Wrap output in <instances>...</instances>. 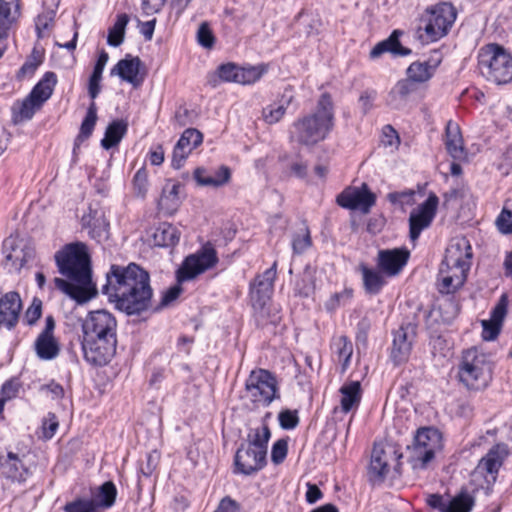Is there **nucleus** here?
<instances>
[{
    "instance_id": "obj_64",
    "label": "nucleus",
    "mask_w": 512,
    "mask_h": 512,
    "mask_svg": "<svg viewBox=\"0 0 512 512\" xmlns=\"http://www.w3.org/2000/svg\"><path fill=\"white\" fill-rule=\"evenodd\" d=\"M156 19L143 22L141 24L140 32L146 40H151L155 29Z\"/></svg>"
},
{
    "instance_id": "obj_1",
    "label": "nucleus",
    "mask_w": 512,
    "mask_h": 512,
    "mask_svg": "<svg viewBox=\"0 0 512 512\" xmlns=\"http://www.w3.org/2000/svg\"><path fill=\"white\" fill-rule=\"evenodd\" d=\"M102 287L115 307L127 315H139L151 307L153 290L147 271L135 263L112 265Z\"/></svg>"
},
{
    "instance_id": "obj_60",
    "label": "nucleus",
    "mask_w": 512,
    "mask_h": 512,
    "mask_svg": "<svg viewBox=\"0 0 512 512\" xmlns=\"http://www.w3.org/2000/svg\"><path fill=\"white\" fill-rule=\"evenodd\" d=\"M182 289L180 286L178 285H175V286H172L170 287L162 296V299H161V302H160V306H167L169 305L170 303H172L174 300H176L180 293H181Z\"/></svg>"
},
{
    "instance_id": "obj_36",
    "label": "nucleus",
    "mask_w": 512,
    "mask_h": 512,
    "mask_svg": "<svg viewBox=\"0 0 512 512\" xmlns=\"http://www.w3.org/2000/svg\"><path fill=\"white\" fill-rule=\"evenodd\" d=\"M57 83V77L54 72H46L43 78L34 86L30 92L31 98H34L38 104L43 105L52 95Z\"/></svg>"
},
{
    "instance_id": "obj_4",
    "label": "nucleus",
    "mask_w": 512,
    "mask_h": 512,
    "mask_svg": "<svg viewBox=\"0 0 512 512\" xmlns=\"http://www.w3.org/2000/svg\"><path fill=\"white\" fill-rule=\"evenodd\" d=\"M472 248L465 237H456L446 248L438 272V290L442 294H450L463 286L470 269Z\"/></svg>"
},
{
    "instance_id": "obj_53",
    "label": "nucleus",
    "mask_w": 512,
    "mask_h": 512,
    "mask_svg": "<svg viewBox=\"0 0 512 512\" xmlns=\"http://www.w3.org/2000/svg\"><path fill=\"white\" fill-rule=\"evenodd\" d=\"M66 512H95V503L92 500L77 499L65 505Z\"/></svg>"
},
{
    "instance_id": "obj_18",
    "label": "nucleus",
    "mask_w": 512,
    "mask_h": 512,
    "mask_svg": "<svg viewBox=\"0 0 512 512\" xmlns=\"http://www.w3.org/2000/svg\"><path fill=\"white\" fill-rule=\"evenodd\" d=\"M416 329L415 324L407 323L394 332L391 358L395 364H400L408 360L416 337Z\"/></svg>"
},
{
    "instance_id": "obj_27",
    "label": "nucleus",
    "mask_w": 512,
    "mask_h": 512,
    "mask_svg": "<svg viewBox=\"0 0 512 512\" xmlns=\"http://www.w3.org/2000/svg\"><path fill=\"white\" fill-rule=\"evenodd\" d=\"M194 179L200 186L221 187L230 181L231 170L225 165L212 171L199 167L194 171Z\"/></svg>"
},
{
    "instance_id": "obj_57",
    "label": "nucleus",
    "mask_w": 512,
    "mask_h": 512,
    "mask_svg": "<svg viewBox=\"0 0 512 512\" xmlns=\"http://www.w3.org/2000/svg\"><path fill=\"white\" fill-rule=\"evenodd\" d=\"M102 79V74L92 72L90 78H89V84H88V93L89 96L94 100L100 93L101 86L100 82Z\"/></svg>"
},
{
    "instance_id": "obj_3",
    "label": "nucleus",
    "mask_w": 512,
    "mask_h": 512,
    "mask_svg": "<svg viewBox=\"0 0 512 512\" xmlns=\"http://www.w3.org/2000/svg\"><path fill=\"white\" fill-rule=\"evenodd\" d=\"M117 321L106 310L90 312L82 323L81 347L84 359L91 365H106L115 355Z\"/></svg>"
},
{
    "instance_id": "obj_13",
    "label": "nucleus",
    "mask_w": 512,
    "mask_h": 512,
    "mask_svg": "<svg viewBox=\"0 0 512 512\" xmlns=\"http://www.w3.org/2000/svg\"><path fill=\"white\" fill-rule=\"evenodd\" d=\"M402 454L391 445L385 447L374 446L369 465V480L373 484H380L384 481L390 468L398 470Z\"/></svg>"
},
{
    "instance_id": "obj_46",
    "label": "nucleus",
    "mask_w": 512,
    "mask_h": 512,
    "mask_svg": "<svg viewBox=\"0 0 512 512\" xmlns=\"http://www.w3.org/2000/svg\"><path fill=\"white\" fill-rule=\"evenodd\" d=\"M133 189L137 197L145 198L148 192V173L145 168H140L133 177Z\"/></svg>"
},
{
    "instance_id": "obj_2",
    "label": "nucleus",
    "mask_w": 512,
    "mask_h": 512,
    "mask_svg": "<svg viewBox=\"0 0 512 512\" xmlns=\"http://www.w3.org/2000/svg\"><path fill=\"white\" fill-rule=\"evenodd\" d=\"M55 261L59 272L71 281L55 278L56 288L79 303L89 300L92 297V274L86 245L79 242L67 244L56 252Z\"/></svg>"
},
{
    "instance_id": "obj_10",
    "label": "nucleus",
    "mask_w": 512,
    "mask_h": 512,
    "mask_svg": "<svg viewBox=\"0 0 512 512\" xmlns=\"http://www.w3.org/2000/svg\"><path fill=\"white\" fill-rule=\"evenodd\" d=\"M441 449V433L435 428H421L417 431L413 444L408 446V460L413 469H424Z\"/></svg>"
},
{
    "instance_id": "obj_23",
    "label": "nucleus",
    "mask_w": 512,
    "mask_h": 512,
    "mask_svg": "<svg viewBox=\"0 0 512 512\" xmlns=\"http://www.w3.org/2000/svg\"><path fill=\"white\" fill-rule=\"evenodd\" d=\"M409 252L405 249H386L378 252V267L387 275L395 276L406 265Z\"/></svg>"
},
{
    "instance_id": "obj_51",
    "label": "nucleus",
    "mask_w": 512,
    "mask_h": 512,
    "mask_svg": "<svg viewBox=\"0 0 512 512\" xmlns=\"http://www.w3.org/2000/svg\"><path fill=\"white\" fill-rule=\"evenodd\" d=\"M352 295L353 291L351 289H344L341 292L334 293L326 302V308L328 310H335L349 302L352 298Z\"/></svg>"
},
{
    "instance_id": "obj_41",
    "label": "nucleus",
    "mask_w": 512,
    "mask_h": 512,
    "mask_svg": "<svg viewBox=\"0 0 512 512\" xmlns=\"http://www.w3.org/2000/svg\"><path fill=\"white\" fill-rule=\"evenodd\" d=\"M128 22L129 16L127 14L123 13L117 16L116 22L109 29L107 36V43L110 46L118 47L123 43Z\"/></svg>"
},
{
    "instance_id": "obj_33",
    "label": "nucleus",
    "mask_w": 512,
    "mask_h": 512,
    "mask_svg": "<svg viewBox=\"0 0 512 512\" xmlns=\"http://www.w3.org/2000/svg\"><path fill=\"white\" fill-rule=\"evenodd\" d=\"M445 145L452 158L460 160L464 157L465 153L460 128L452 121H449L446 125Z\"/></svg>"
},
{
    "instance_id": "obj_48",
    "label": "nucleus",
    "mask_w": 512,
    "mask_h": 512,
    "mask_svg": "<svg viewBox=\"0 0 512 512\" xmlns=\"http://www.w3.org/2000/svg\"><path fill=\"white\" fill-rule=\"evenodd\" d=\"M97 121V108L95 102H92L87 110L86 117L84 118L81 127H80V133H82L83 136L90 137L95 124Z\"/></svg>"
},
{
    "instance_id": "obj_20",
    "label": "nucleus",
    "mask_w": 512,
    "mask_h": 512,
    "mask_svg": "<svg viewBox=\"0 0 512 512\" xmlns=\"http://www.w3.org/2000/svg\"><path fill=\"white\" fill-rule=\"evenodd\" d=\"M203 142L202 133L195 128L186 129L177 141L172 153V166L180 169L189 154Z\"/></svg>"
},
{
    "instance_id": "obj_45",
    "label": "nucleus",
    "mask_w": 512,
    "mask_h": 512,
    "mask_svg": "<svg viewBox=\"0 0 512 512\" xmlns=\"http://www.w3.org/2000/svg\"><path fill=\"white\" fill-rule=\"evenodd\" d=\"M42 105L38 104V102L31 98L28 95L21 103L18 115L16 116L15 121L29 120L33 117L36 110H38Z\"/></svg>"
},
{
    "instance_id": "obj_52",
    "label": "nucleus",
    "mask_w": 512,
    "mask_h": 512,
    "mask_svg": "<svg viewBox=\"0 0 512 512\" xmlns=\"http://www.w3.org/2000/svg\"><path fill=\"white\" fill-rule=\"evenodd\" d=\"M197 40L204 48H211L214 45L215 39L207 22H203L199 26Z\"/></svg>"
},
{
    "instance_id": "obj_42",
    "label": "nucleus",
    "mask_w": 512,
    "mask_h": 512,
    "mask_svg": "<svg viewBox=\"0 0 512 512\" xmlns=\"http://www.w3.org/2000/svg\"><path fill=\"white\" fill-rule=\"evenodd\" d=\"M435 67L428 62H414L407 69V76L415 83H423L428 81L433 73Z\"/></svg>"
},
{
    "instance_id": "obj_50",
    "label": "nucleus",
    "mask_w": 512,
    "mask_h": 512,
    "mask_svg": "<svg viewBox=\"0 0 512 512\" xmlns=\"http://www.w3.org/2000/svg\"><path fill=\"white\" fill-rule=\"evenodd\" d=\"M280 427L285 430H291L299 424L297 410H282L278 415Z\"/></svg>"
},
{
    "instance_id": "obj_15",
    "label": "nucleus",
    "mask_w": 512,
    "mask_h": 512,
    "mask_svg": "<svg viewBox=\"0 0 512 512\" xmlns=\"http://www.w3.org/2000/svg\"><path fill=\"white\" fill-rule=\"evenodd\" d=\"M339 206L349 210H359L368 214L376 203V195L369 189L366 183L361 186H350L344 189L336 198Z\"/></svg>"
},
{
    "instance_id": "obj_61",
    "label": "nucleus",
    "mask_w": 512,
    "mask_h": 512,
    "mask_svg": "<svg viewBox=\"0 0 512 512\" xmlns=\"http://www.w3.org/2000/svg\"><path fill=\"white\" fill-rule=\"evenodd\" d=\"M89 234L93 239L97 240L98 242H101L102 240L107 239L108 237L107 225L104 223L102 225L94 224L93 227L90 229Z\"/></svg>"
},
{
    "instance_id": "obj_29",
    "label": "nucleus",
    "mask_w": 512,
    "mask_h": 512,
    "mask_svg": "<svg viewBox=\"0 0 512 512\" xmlns=\"http://www.w3.org/2000/svg\"><path fill=\"white\" fill-rule=\"evenodd\" d=\"M181 184L179 182L168 181L158 200V209L167 215H173L179 208L181 200L179 197Z\"/></svg>"
},
{
    "instance_id": "obj_8",
    "label": "nucleus",
    "mask_w": 512,
    "mask_h": 512,
    "mask_svg": "<svg viewBox=\"0 0 512 512\" xmlns=\"http://www.w3.org/2000/svg\"><path fill=\"white\" fill-rule=\"evenodd\" d=\"M478 70L490 82L507 84L512 81V56L499 44L484 45L478 51Z\"/></svg>"
},
{
    "instance_id": "obj_62",
    "label": "nucleus",
    "mask_w": 512,
    "mask_h": 512,
    "mask_svg": "<svg viewBox=\"0 0 512 512\" xmlns=\"http://www.w3.org/2000/svg\"><path fill=\"white\" fill-rule=\"evenodd\" d=\"M321 490L315 484H308L306 501L313 504L322 498Z\"/></svg>"
},
{
    "instance_id": "obj_6",
    "label": "nucleus",
    "mask_w": 512,
    "mask_h": 512,
    "mask_svg": "<svg viewBox=\"0 0 512 512\" xmlns=\"http://www.w3.org/2000/svg\"><path fill=\"white\" fill-rule=\"evenodd\" d=\"M270 436V429L266 424L250 431L247 444H242L236 451L234 458L236 473L251 475L266 465Z\"/></svg>"
},
{
    "instance_id": "obj_11",
    "label": "nucleus",
    "mask_w": 512,
    "mask_h": 512,
    "mask_svg": "<svg viewBox=\"0 0 512 512\" xmlns=\"http://www.w3.org/2000/svg\"><path fill=\"white\" fill-rule=\"evenodd\" d=\"M245 389L247 397L257 405L268 406L279 397L276 379L264 369L251 371Z\"/></svg>"
},
{
    "instance_id": "obj_63",
    "label": "nucleus",
    "mask_w": 512,
    "mask_h": 512,
    "mask_svg": "<svg viewBox=\"0 0 512 512\" xmlns=\"http://www.w3.org/2000/svg\"><path fill=\"white\" fill-rule=\"evenodd\" d=\"M52 17L48 14L39 15L36 19V29L38 36L42 37V32L49 28Z\"/></svg>"
},
{
    "instance_id": "obj_59",
    "label": "nucleus",
    "mask_w": 512,
    "mask_h": 512,
    "mask_svg": "<svg viewBox=\"0 0 512 512\" xmlns=\"http://www.w3.org/2000/svg\"><path fill=\"white\" fill-rule=\"evenodd\" d=\"M426 502L431 508L445 512L448 499L439 494H430L427 496Z\"/></svg>"
},
{
    "instance_id": "obj_47",
    "label": "nucleus",
    "mask_w": 512,
    "mask_h": 512,
    "mask_svg": "<svg viewBox=\"0 0 512 512\" xmlns=\"http://www.w3.org/2000/svg\"><path fill=\"white\" fill-rule=\"evenodd\" d=\"M311 244L310 232L307 227L302 228L299 233L295 234L292 240L293 251L297 254L303 253Z\"/></svg>"
},
{
    "instance_id": "obj_19",
    "label": "nucleus",
    "mask_w": 512,
    "mask_h": 512,
    "mask_svg": "<svg viewBox=\"0 0 512 512\" xmlns=\"http://www.w3.org/2000/svg\"><path fill=\"white\" fill-rule=\"evenodd\" d=\"M143 69V63L137 56L133 57L127 54L125 58L118 61V63L111 69V75H118L123 81H126L133 85V87H139L145 78V71Z\"/></svg>"
},
{
    "instance_id": "obj_7",
    "label": "nucleus",
    "mask_w": 512,
    "mask_h": 512,
    "mask_svg": "<svg viewBox=\"0 0 512 512\" xmlns=\"http://www.w3.org/2000/svg\"><path fill=\"white\" fill-rule=\"evenodd\" d=\"M493 363L489 354L472 347L462 354L458 366L459 381L469 390L485 389L492 379Z\"/></svg>"
},
{
    "instance_id": "obj_5",
    "label": "nucleus",
    "mask_w": 512,
    "mask_h": 512,
    "mask_svg": "<svg viewBox=\"0 0 512 512\" xmlns=\"http://www.w3.org/2000/svg\"><path fill=\"white\" fill-rule=\"evenodd\" d=\"M334 126L333 102L328 93L318 100L314 113L306 115L293 123L292 135L303 145H315L324 140Z\"/></svg>"
},
{
    "instance_id": "obj_25",
    "label": "nucleus",
    "mask_w": 512,
    "mask_h": 512,
    "mask_svg": "<svg viewBox=\"0 0 512 512\" xmlns=\"http://www.w3.org/2000/svg\"><path fill=\"white\" fill-rule=\"evenodd\" d=\"M508 306V297L506 294H503L496 306L493 308L491 312L490 320H483V332L482 337L484 340L491 341L496 339L498 334L500 333L501 324L504 320V317L507 313Z\"/></svg>"
},
{
    "instance_id": "obj_22",
    "label": "nucleus",
    "mask_w": 512,
    "mask_h": 512,
    "mask_svg": "<svg viewBox=\"0 0 512 512\" xmlns=\"http://www.w3.org/2000/svg\"><path fill=\"white\" fill-rule=\"evenodd\" d=\"M22 303L17 292L11 291L0 298V327L12 329L18 322Z\"/></svg>"
},
{
    "instance_id": "obj_38",
    "label": "nucleus",
    "mask_w": 512,
    "mask_h": 512,
    "mask_svg": "<svg viewBox=\"0 0 512 512\" xmlns=\"http://www.w3.org/2000/svg\"><path fill=\"white\" fill-rule=\"evenodd\" d=\"M360 271L362 273L365 291L372 295L378 294L385 284L382 273L380 271L370 269L365 265L360 266Z\"/></svg>"
},
{
    "instance_id": "obj_49",
    "label": "nucleus",
    "mask_w": 512,
    "mask_h": 512,
    "mask_svg": "<svg viewBox=\"0 0 512 512\" xmlns=\"http://www.w3.org/2000/svg\"><path fill=\"white\" fill-rule=\"evenodd\" d=\"M498 230L503 234H512V206H504L496 219Z\"/></svg>"
},
{
    "instance_id": "obj_37",
    "label": "nucleus",
    "mask_w": 512,
    "mask_h": 512,
    "mask_svg": "<svg viewBox=\"0 0 512 512\" xmlns=\"http://www.w3.org/2000/svg\"><path fill=\"white\" fill-rule=\"evenodd\" d=\"M36 353L43 360H51L59 354V345L53 335L40 334L35 342Z\"/></svg>"
},
{
    "instance_id": "obj_16",
    "label": "nucleus",
    "mask_w": 512,
    "mask_h": 512,
    "mask_svg": "<svg viewBox=\"0 0 512 512\" xmlns=\"http://www.w3.org/2000/svg\"><path fill=\"white\" fill-rule=\"evenodd\" d=\"M438 203V197L432 193L422 204L411 211L409 235L412 241H416L421 232L431 225L437 212Z\"/></svg>"
},
{
    "instance_id": "obj_34",
    "label": "nucleus",
    "mask_w": 512,
    "mask_h": 512,
    "mask_svg": "<svg viewBox=\"0 0 512 512\" xmlns=\"http://www.w3.org/2000/svg\"><path fill=\"white\" fill-rule=\"evenodd\" d=\"M341 409L344 413H348L353 408L358 407L361 400V385L359 381H351L344 384L340 388Z\"/></svg>"
},
{
    "instance_id": "obj_58",
    "label": "nucleus",
    "mask_w": 512,
    "mask_h": 512,
    "mask_svg": "<svg viewBox=\"0 0 512 512\" xmlns=\"http://www.w3.org/2000/svg\"><path fill=\"white\" fill-rule=\"evenodd\" d=\"M214 512H240V505L231 497H224Z\"/></svg>"
},
{
    "instance_id": "obj_12",
    "label": "nucleus",
    "mask_w": 512,
    "mask_h": 512,
    "mask_svg": "<svg viewBox=\"0 0 512 512\" xmlns=\"http://www.w3.org/2000/svg\"><path fill=\"white\" fill-rule=\"evenodd\" d=\"M276 268L277 262L275 261L269 269L258 274L250 284V299L257 318L265 317L266 305L272 295L277 275Z\"/></svg>"
},
{
    "instance_id": "obj_56",
    "label": "nucleus",
    "mask_w": 512,
    "mask_h": 512,
    "mask_svg": "<svg viewBox=\"0 0 512 512\" xmlns=\"http://www.w3.org/2000/svg\"><path fill=\"white\" fill-rule=\"evenodd\" d=\"M42 313V302L35 298L32 304L25 312V321L28 325H33L40 317Z\"/></svg>"
},
{
    "instance_id": "obj_14",
    "label": "nucleus",
    "mask_w": 512,
    "mask_h": 512,
    "mask_svg": "<svg viewBox=\"0 0 512 512\" xmlns=\"http://www.w3.org/2000/svg\"><path fill=\"white\" fill-rule=\"evenodd\" d=\"M218 262L217 252L211 244H205L196 253L184 260L178 271L180 282L194 279L196 276L213 268Z\"/></svg>"
},
{
    "instance_id": "obj_9",
    "label": "nucleus",
    "mask_w": 512,
    "mask_h": 512,
    "mask_svg": "<svg viewBox=\"0 0 512 512\" xmlns=\"http://www.w3.org/2000/svg\"><path fill=\"white\" fill-rule=\"evenodd\" d=\"M456 19V10L450 3H440L428 9L422 17L424 24L418 28L419 38L425 42H434L448 33Z\"/></svg>"
},
{
    "instance_id": "obj_43",
    "label": "nucleus",
    "mask_w": 512,
    "mask_h": 512,
    "mask_svg": "<svg viewBox=\"0 0 512 512\" xmlns=\"http://www.w3.org/2000/svg\"><path fill=\"white\" fill-rule=\"evenodd\" d=\"M117 490L113 482L108 481L103 483L99 489L97 494L95 495V499L93 500L95 503V508L97 506L109 508L111 507L116 499Z\"/></svg>"
},
{
    "instance_id": "obj_39",
    "label": "nucleus",
    "mask_w": 512,
    "mask_h": 512,
    "mask_svg": "<svg viewBox=\"0 0 512 512\" xmlns=\"http://www.w3.org/2000/svg\"><path fill=\"white\" fill-rule=\"evenodd\" d=\"M127 131V123L122 120L113 121L106 129L105 136L101 140V145L105 149L116 146Z\"/></svg>"
},
{
    "instance_id": "obj_55",
    "label": "nucleus",
    "mask_w": 512,
    "mask_h": 512,
    "mask_svg": "<svg viewBox=\"0 0 512 512\" xmlns=\"http://www.w3.org/2000/svg\"><path fill=\"white\" fill-rule=\"evenodd\" d=\"M414 194L413 190L391 192L387 195V198L392 204L411 205L413 204Z\"/></svg>"
},
{
    "instance_id": "obj_31",
    "label": "nucleus",
    "mask_w": 512,
    "mask_h": 512,
    "mask_svg": "<svg viewBox=\"0 0 512 512\" xmlns=\"http://www.w3.org/2000/svg\"><path fill=\"white\" fill-rule=\"evenodd\" d=\"M293 98L294 96L291 91L286 90L277 102H274L263 108V120L270 125L279 122L284 117L287 108L293 101Z\"/></svg>"
},
{
    "instance_id": "obj_40",
    "label": "nucleus",
    "mask_w": 512,
    "mask_h": 512,
    "mask_svg": "<svg viewBox=\"0 0 512 512\" xmlns=\"http://www.w3.org/2000/svg\"><path fill=\"white\" fill-rule=\"evenodd\" d=\"M153 237L155 245L168 247L179 242L180 234L176 227L171 224H162L155 230Z\"/></svg>"
},
{
    "instance_id": "obj_26",
    "label": "nucleus",
    "mask_w": 512,
    "mask_h": 512,
    "mask_svg": "<svg viewBox=\"0 0 512 512\" xmlns=\"http://www.w3.org/2000/svg\"><path fill=\"white\" fill-rule=\"evenodd\" d=\"M0 467L2 475L12 481L25 482L31 474L18 454L13 452H8L5 457L0 456Z\"/></svg>"
},
{
    "instance_id": "obj_44",
    "label": "nucleus",
    "mask_w": 512,
    "mask_h": 512,
    "mask_svg": "<svg viewBox=\"0 0 512 512\" xmlns=\"http://www.w3.org/2000/svg\"><path fill=\"white\" fill-rule=\"evenodd\" d=\"M473 505L471 497L461 494L453 499H448L445 512H470Z\"/></svg>"
},
{
    "instance_id": "obj_35",
    "label": "nucleus",
    "mask_w": 512,
    "mask_h": 512,
    "mask_svg": "<svg viewBox=\"0 0 512 512\" xmlns=\"http://www.w3.org/2000/svg\"><path fill=\"white\" fill-rule=\"evenodd\" d=\"M331 349L333 355L337 357V361L341 364L342 372H344L349 364L353 354V344L344 335L336 336L332 339Z\"/></svg>"
},
{
    "instance_id": "obj_32",
    "label": "nucleus",
    "mask_w": 512,
    "mask_h": 512,
    "mask_svg": "<svg viewBox=\"0 0 512 512\" xmlns=\"http://www.w3.org/2000/svg\"><path fill=\"white\" fill-rule=\"evenodd\" d=\"M402 34L401 31L395 30L392 32L390 37L380 43H378L370 52L372 58H377L384 52H391L397 56H406L411 53V50L401 45L399 36Z\"/></svg>"
},
{
    "instance_id": "obj_30",
    "label": "nucleus",
    "mask_w": 512,
    "mask_h": 512,
    "mask_svg": "<svg viewBox=\"0 0 512 512\" xmlns=\"http://www.w3.org/2000/svg\"><path fill=\"white\" fill-rule=\"evenodd\" d=\"M417 89V83L407 76L406 79H402L398 81L395 86L391 89L388 98V104L395 108L399 109L403 107L410 95L414 93Z\"/></svg>"
},
{
    "instance_id": "obj_24",
    "label": "nucleus",
    "mask_w": 512,
    "mask_h": 512,
    "mask_svg": "<svg viewBox=\"0 0 512 512\" xmlns=\"http://www.w3.org/2000/svg\"><path fill=\"white\" fill-rule=\"evenodd\" d=\"M509 455L508 446L504 443L494 445L479 461L476 472L479 474L496 475Z\"/></svg>"
},
{
    "instance_id": "obj_54",
    "label": "nucleus",
    "mask_w": 512,
    "mask_h": 512,
    "mask_svg": "<svg viewBox=\"0 0 512 512\" xmlns=\"http://www.w3.org/2000/svg\"><path fill=\"white\" fill-rule=\"evenodd\" d=\"M288 444L284 439H279L272 446L271 460L274 464H280L287 456Z\"/></svg>"
},
{
    "instance_id": "obj_28",
    "label": "nucleus",
    "mask_w": 512,
    "mask_h": 512,
    "mask_svg": "<svg viewBox=\"0 0 512 512\" xmlns=\"http://www.w3.org/2000/svg\"><path fill=\"white\" fill-rule=\"evenodd\" d=\"M19 16V0H0V42L8 38L9 30Z\"/></svg>"
},
{
    "instance_id": "obj_21",
    "label": "nucleus",
    "mask_w": 512,
    "mask_h": 512,
    "mask_svg": "<svg viewBox=\"0 0 512 512\" xmlns=\"http://www.w3.org/2000/svg\"><path fill=\"white\" fill-rule=\"evenodd\" d=\"M6 265L18 271L34 255V250L17 237H8L3 243Z\"/></svg>"
},
{
    "instance_id": "obj_17",
    "label": "nucleus",
    "mask_w": 512,
    "mask_h": 512,
    "mask_svg": "<svg viewBox=\"0 0 512 512\" xmlns=\"http://www.w3.org/2000/svg\"><path fill=\"white\" fill-rule=\"evenodd\" d=\"M266 69L262 65L240 67L233 63L222 64L218 67V76L226 82L250 85L257 82Z\"/></svg>"
}]
</instances>
